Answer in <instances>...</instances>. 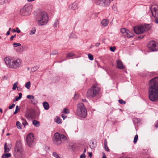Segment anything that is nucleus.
<instances>
[{
    "mask_svg": "<svg viewBox=\"0 0 158 158\" xmlns=\"http://www.w3.org/2000/svg\"><path fill=\"white\" fill-rule=\"evenodd\" d=\"M19 97H19L20 99H21L22 96V94L21 93H19Z\"/></svg>",
    "mask_w": 158,
    "mask_h": 158,
    "instance_id": "680f3d73",
    "label": "nucleus"
},
{
    "mask_svg": "<svg viewBox=\"0 0 158 158\" xmlns=\"http://www.w3.org/2000/svg\"><path fill=\"white\" fill-rule=\"evenodd\" d=\"M21 119L22 121V124L24 127H25L26 125H28L25 119L23 118H21Z\"/></svg>",
    "mask_w": 158,
    "mask_h": 158,
    "instance_id": "b1692460",
    "label": "nucleus"
},
{
    "mask_svg": "<svg viewBox=\"0 0 158 158\" xmlns=\"http://www.w3.org/2000/svg\"><path fill=\"white\" fill-rule=\"evenodd\" d=\"M53 143L56 145H60L61 143V140L60 138V134L58 132L55 133L53 137Z\"/></svg>",
    "mask_w": 158,
    "mask_h": 158,
    "instance_id": "f8f14e48",
    "label": "nucleus"
},
{
    "mask_svg": "<svg viewBox=\"0 0 158 158\" xmlns=\"http://www.w3.org/2000/svg\"><path fill=\"white\" fill-rule=\"evenodd\" d=\"M69 7L71 9L75 10L78 8L77 4L76 2H73L72 4L69 5Z\"/></svg>",
    "mask_w": 158,
    "mask_h": 158,
    "instance_id": "f3484780",
    "label": "nucleus"
},
{
    "mask_svg": "<svg viewBox=\"0 0 158 158\" xmlns=\"http://www.w3.org/2000/svg\"><path fill=\"white\" fill-rule=\"evenodd\" d=\"M37 102H37V99H35L34 98V99H32L31 100V102L32 103L34 104H35V103H37Z\"/></svg>",
    "mask_w": 158,
    "mask_h": 158,
    "instance_id": "7c9ffc66",
    "label": "nucleus"
},
{
    "mask_svg": "<svg viewBox=\"0 0 158 158\" xmlns=\"http://www.w3.org/2000/svg\"><path fill=\"white\" fill-rule=\"evenodd\" d=\"M144 37V35H142V36L140 35V36H139L138 37V38L142 39Z\"/></svg>",
    "mask_w": 158,
    "mask_h": 158,
    "instance_id": "774afa93",
    "label": "nucleus"
},
{
    "mask_svg": "<svg viewBox=\"0 0 158 158\" xmlns=\"http://www.w3.org/2000/svg\"><path fill=\"white\" fill-rule=\"evenodd\" d=\"M138 135H135V136L134 137V141H133V142L134 143H135L137 142L138 139Z\"/></svg>",
    "mask_w": 158,
    "mask_h": 158,
    "instance_id": "bb28decb",
    "label": "nucleus"
},
{
    "mask_svg": "<svg viewBox=\"0 0 158 158\" xmlns=\"http://www.w3.org/2000/svg\"><path fill=\"white\" fill-rule=\"evenodd\" d=\"M4 60L6 65H8L10 68L13 69L19 68L21 64V61L19 59L14 60L6 57L4 58Z\"/></svg>",
    "mask_w": 158,
    "mask_h": 158,
    "instance_id": "20e7f679",
    "label": "nucleus"
},
{
    "mask_svg": "<svg viewBox=\"0 0 158 158\" xmlns=\"http://www.w3.org/2000/svg\"><path fill=\"white\" fill-rule=\"evenodd\" d=\"M101 24L105 27L107 26L109 23V21L106 19H103L101 22Z\"/></svg>",
    "mask_w": 158,
    "mask_h": 158,
    "instance_id": "dca6fc26",
    "label": "nucleus"
},
{
    "mask_svg": "<svg viewBox=\"0 0 158 158\" xmlns=\"http://www.w3.org/2000/svg\"><path fill=\"white\" fill-rule=\"evenodd\" d=\"M147 47L152 51H158V44L154 41H150L147 45Z\"/></svg>",
    "mask_w": 158,
    "mask_h": 158,
    "instance_id": "1a4fd4ad",
    "label": "nucleus"
},
{
    "mask_svg": "<svg viewBox=\"0 0 158 158\" xmlns=\"http://www.w3.org/2000/svg\"><path fill=\"white\" fill-rule=\"evenodd\" d=\"M103 156L102 158H106V156H105V154L104 152L102 153Z\"/></svg>",
    "mask_w": 158,
    "mask_h": 158,
    "instance_id": "e2e57ef3",
    "label": "nucleus"
},
{
    "mask_svg": "<svg viewBox=\"0 0 158 158\" xmlns=\"http://www.w3.org/2000/svg\"><path fill=\"white\" fill-rule=\"evenodd\" d=\"M4 156H5L6 157H7L8 158V157H10L11 156V154L10 153H4L3 155Z\"/></svg>",
    "mask_w": 158,
    "mask_h": 158,
    "instance_id": "79ce46f5",
    "label": "nucleus"
},
{
    "mask_svg": "<svg viewBox=\"0 0 158 158\" xmlns=\"http://www.w3.org/2000/svg\"><path fill=\"white\" fill-rule=\"evenodd\" d=\"M25 86L27 89H29L31 86V83L30 81H28L26 82L25 85Z\"/></svg>",
    "mask_w": 158,
    "mask_h": 158,
    "instance_id": "393cba45",
    "label": "nucleus"
},
{
    "mask_svg": "<svg viewBox=\"0 0 158 158\" xmlns=\"http://www.w3.org/2000/svg\"><path fill=\"white\" fill-rule=\"evenodd\" d=\"M36 31V29L34 27L31 30L29 34L30 35H32L35 34Z\"/></svg>",
    "mask_w": 158,
    "mask_h": 158,
    "instance_id": "4be33fe9",
    "label": "nucleus"
},
{
    "mask_svg": "<svg viewBox=\"0 0 158 158\" xmlns=\"http://www.w3.org/2000/svg\"><path fill=\"white\" fill-rule=\"evenodd\" d=\"M76 114L78 116L82 118H85L87 116L86 109L83 103H80L77 104Z\"/></svg>",
    "mask_w": 158,
    "mask_h": 158,
    "instance_id": "423d86ee",
    "label": "nucleus"
},
{
    "mask_svg": "<svg viewBox=\"0 0 158 158\" xmlns=\"http://www.w3.org/2000/svg\"><path fill=\"white\" fill-rule=\"evenodd\" d=\"M60 137L61 140L62 139L64 140L66 139V137L63 134H61V135L60 134Z\"/></svg>",
    "mask_w": 158,
    "mask_h": 158,
    "instance_id": "cd10ccee",
    "label": "nucleus"
},
{
    "mask_svg": "<svg viewBox=\"0 0 158 158\" xmlns=\"http://www.w3.org/2000/svg\"><path fill=\"white\" fill-rule=\"evenodd\" d=\"M7 0H0V4H3L5 3Z\"/></svg>",
    "mask_w": 158,
    "mask_h": 158,
    "instance_id": "8fccbe9b",
    "label": "nucleus"
},
{
    "mask_svg": "<svg viewBox=\"0 0 158 158\" xmlns=\"http://www.w3.org/2000/svg\"><path fill=\"white\" fill-rule=\"evenodd\" d=\"M88 58H89V59L90 60H92L94 59L93 56L92 54H89L88 55Z\"/></svg>",
    "mask_w": 158,
    "mask_h": 158,
    "instance_id": "f704fd0d",
    "label": "nucleus"
},
{
    "mask_svg": "<svg viewBox=\"0 0 158 158\" xmlns=\"http://www.w3.org/2000/svg\"><path fill=\"white\" fill-rule=\"evenodd\" d=\"M64 112L65 114H68L69 113V110L67 108H64Z\"/></svg>",
    "mask_w": 158,
    "mask_h": 158,
    "instance_id": "58836bf2",
    "label": "nucleus"
},
{
    "mask_svg": "<svg viewBox=\"0 0 158 158\" xmlns=\"http://www.w3.org/2000/svg\"><path fill=\"white\" fill-rule=\"evenodd\" d=\"M119 102L121 104H124L126 103V102L123 101L122 99H120L118 100Z\"/></svg>",
    "mask_w": 158,
    "mask_h": 158,
    "instance_id": "a19ab883",
    "label": "nucleus"
},
{
    "mask_svg": "<svg viewBox=\"0 0 158 158\" xmlns=\"http://www.w3.org/2000/svg\"><path fill=\"white\" fill-rule=\"evenodd\" d=\"M116 49V48L115 47H110V50L112 52H114L115 50Z\"/></svg>",
    "mask_w": 158,
    "mask_h": 158,
    "instance_id": "a18cd8bd",
    "label": "nucleus"
},
{
    "mask_svg": "<svg viewBox=\"0 0 158 158\" xmlns=\"http://www.w3.org/2000/svg\"><path fill=\"white\" fill-rule=\"evenodd\" d=\"M104 145H107V142L106 141V139L104 141Z\"/></svg>",
    "mask_w": 158,
    "mask_h": 158,
    "instance_id": "0e129e2a",
    "label": "nucleus"
},
{
    "mask_svg": "<svg viewBox=\"0 0 158 158\" xmlns=\"http://www.w3.org/2000/svg\"><path fill=\"white\" fill-rule=\"evenodd\" d=\"M16 30V32H17L18 33H19L21 31L19 29L18 27H17Z\"/></svg>",
    "mask_w": 158,
    "mask_h": 158,
    "instance_id": "052dcab7",
    "label": "nucleus"
},
{
    "mask_svg": "<svg viewBox=\"0 0 158 158\" xmlns=\"http://www.w3.org/2000/svg\"><path fill=\"white\" fill-rule=\"evenodd\" d=\"M85 155L84 153H82L80 156V158H85Z\"/></svg>",
    "mask_w": 158,
    "mask_h": 158,
    "instance_id": "603ef678",
    "label": "nucleus"
},
{
    "mask_svg": "<svg viewBox=\"0 0 158 158\" xmlns=\"http://www.w3.org/2000/svg\"><path fill=\"white\" fill-rule=\"evenodd\" d=\"M33 115V111L30 109H27L24 113V116L28 119L32 118Z\"/></svg>",
    "mask_w": 158,
    "mask_h": 158,
    "instance_id": "4468645a",
    "label": "nucleus"
},
{
    "mask_svg": "<svg viewBox=\"0 0 158 158\" xmlns=\"http://www.w3.org/2000/svg\"><path fill=\"white\" fill-rule=\"evenodd\" d=\"M52 155L53 156L56 158H62L59 156L57 152H54L52 153Z\"/></svg>",
    "mask_w": 158,
    "mask_h": 158,
    "instance_id": "412c9836",
    "label": "nucleus"
},
{
    "mask_svg": "<svg viewBox=\"0 0 158 158\" xmlns=\"http://www.w3.org/2000/svg\"><path fill=\"white\" fill-rule=\"evenodd\" d=\"M34 96L32 95H28L27 96V98L28 99H34Z\"/></svg>",
    "mask_w": 158,
    "mask_h": 158,
    "instance_id": "e433bc0d",
    "label": "nucleus"
},
{
    "mask_svg": "<svg viewBox=\"0 0 158 158\" xmlns=\"http://www.w3.org/2000/svg\"><path fill=\"white\" fill-rule=\"evenodd\" d=\"M16 34H15L14 35H13V36H12L10 37V40H11V41L12 40H13V39L15 37H16Z\"/></svg>",
    "mask_w": 158,
    "mask_h": 158,
    "instance_id": "5fc2aeb1",
    "label": "nucleus"
},
{
    "mask_svg": "<svg viewBox=\"0 0 158 158\" xmlns=\"http://www.w3.org/2000/svg\"><path fill=\"white\" fill-rule=\"evenodd\" d=\"M15 106V104L13 103L11 106H9V109H11L13 108Z\"/></svg>",
    "mask_w": 158,
    "mask_h": 158,
    "instance_id": "09e8293b",
    "label": "nucleus"
},
{
    "mask_svg": "<svg viewBox=\"0 0 158 158\" xmlns=\"http://www.w3.org/2000/svg\"><path fill=\"white\" fill-rule=\"evenodd\" d=\"M16 126L19 129H21V124L18 121L16 122Z\"/></svg>",
    "mask_w": 158,
    "mask_h": 158,
    "instance_id": "473e14b6",
    "label": "nucleus"
},
{
    "mask_svg": "<svg viewBox=\"0 0 158 158\" xmlns=\"http://www.w3.org/2000/svg\"><path fill=\"white\" fill-rule=\"evenodd\" d=\"M55 122L58 124H60L61 123V120L59 118H57L55 119Z\"/></svg>",
    "mask_w": 158,
    "mask_h": 158,
    "instance_id": "c85d7f7f",
    "label": "nucleus"
},
{
    "mask_svg": "<svg viewBox=\"0 0 158 158\" xmlns=\"http://www.w3.org/2000/svg\"><path fill=\"white\" fill-rule=\"evenodd\" d=\"M26 142L27 145L30 147H32L35 144L34 135L31 133H29L27 136Z\"/></svg>",
    "mask_w": 158,
    "mask_h": 158,
    "instance_id": "6e6552de",
    "label": "nucleus"
},
{
    "mask_svg": "<svg viewBox=\"0 0 158 158\" xmlns=\"http://www.w3.org/2000/svg\"><path fill=\"white\" fill-rule=\"evenodd\" d=\"M156 18L154 20V22L156 23H158V18L157 17H155Z\"/></svg>",
    "mask_w": 158,
    "mask_h": 158,
    "instance_id": "13d9d810",
    "label": "nucleus"
},
{
    "mask_svg": "<svg viewBox=\"0 0 158 158\" xmlns=\"http://www.w3.org/2000/svg\"><path fill=\"white\" fill-rule=\"evenodd\" d=\"M134 32L136 34H142L145 31V29L144 28L143 25L137 26L134 28Z\"/></svg>",
    "mask_w": 158,
    "mask_h": 158,
    "instance_id": "9d476101",
    "label": "nucleus"
},
{
    "mask_svg": "<svg viewBox=\"0 0 158 158\" xmlns=\"http://www.w3.org/2000/svg\"><path fill=\"white\" fill-rule=\"evenodd\" d=\"M39 67L38 66H35L31 69V71L32 72H34L35 71L39 69Z\"/></svg>",
    "mask_w": 158,
    "mask_h": 158,
    "instance_id": "a878e982",
    "label": "nucleus"
},
{
    "mask_svg": "<svg viewBox=\"0 0 158 158\" xmlns=\"http://www.w3.org/2000/svg\"><path fill=\"white\" fill-rule=\"evenodd\" d=\"M19 110V106H17L16 107V109L15 111L14 112V114H16L17 112L18 111V110Z\"/></svg>",
    "mask_w": 158,
    "mask_h": 158,
    "instance_id": "4c0bfd02",
    "label": "nucleus"
},
{
    "mask_svg": "<svg viewBox=\"0 0 158 158\" xmlns=\"http://www.w3.org/2000/svg\"><path fill=\"white\" fill-rule=\"evenodd\" d=\"M127 31L126 29L125 28H121L120 30L121 32L123 34L125 32Z\"/></svg>",
    "mask_w": 158,
    "mask_h": 158,
    "instance_id": "ea45409f",
    "label": "nucleus"
},
{
    "mask_svg": "<svg viewBox=\"0 0 158 158\" xmlns=\"http://www.w3.org/2000/svg\"><path fill=\"white\" fill-rule=\"evenodd\" d=\"M154 74V73L153 72H150L148 73V74L150 76H152Z\"/></svg>",
    "mask_w": 158,
    "mask_h": 158,
    "instance_id": "4d7b16f0",
    "label": "nucleus"
},
{
    "mask_svg": "<svg viewBox=\"0 0 158 158\" xmlns=\"http://www.w3.org/2000/svg\"><path fill=\"white\" fill-rule=\"evenodd\" d=\"M100 44L99 43H97L95 44V46L97 47H98L99 46Z\"/></svg>",
    "mask_w": 158,
    "mask_h": 158,
    "instance_id": "69168bd1",
    "label": "nucleus"
},
{
    "mask_svg": "<svg viewBox=\"0 0 158 158\" xmlns=\"http://www.w3.org/2000/svg\"><path fill=\"white\" fill-rule=\"evenodd\" d=\"M43 106L45 110H48L49 108L48 103L46 102H44L43 103Z\"/></svg>",
    "mask_w": 158,
    "mask_h": 158,
    "instance_id": "a211bd4d",
    "label": "nucleus"
},
{
    "mask_svg": "<svg viewBox=\"0 0 158 158\" xmlns=\"http://www.w3.org/2000/svg\"><path fill=\"white\" fill-rule=\"evenodd\" d=\"M74 54L72 52H70L68 53L67 55V57H73L74 56Z\"/></svg>",
    "mask_w": 158,
    "mask_h": 158,
    "instance_id": "2f4dec72",
    "label": "nucleus"
},
{
    "mask_svg": "<svg viewBox=\"0 0 158 158\" xmlns=\"http://www.w3.org/2000/svg\"><path fill=\"white\" fill-rule=\"evenodd\" d=\"M112 9L114 11H116L117 10V8L115 7V6L114 5L113 6Z\"/></svg>",
    "mask_w": 158,
    "mask_h": 158,
    "instance_id": "bf43d9fd",
    "label": "nucleus"
},
{
    "mask_svg": "<svg viewBox=\"0 0 158 158\" xmlns=\"http://www.w3.org/2000/svg\"><path fill=\"white\" fill-rule=\"evenodd\" d=\"M32 5L30 4L24 6L20 10V14L22 16H28L30 14L32 9Z\"/></svg>",
    "mask_w": 158,
    "mask_h": 158,
    "instance_id": "0eeeda50",
    "label": "nucleus"
},
{
    "mask_svg": "<svg viewBox=\"0 0 158 158\" xmlns=\"http://www.w3.org/2000/svg\"><path fill=\"white\" fill-rule=\"evenodd\" d=\"M100 90V88L97 84L93 85L92 87L88 90L87 96L89 98H95L97 99L99 98Z\"/></svg>",
    "mask_w": 158,
    "mask_h": 158,
    "instance_id": "f03ea898",
    "label": "nucleus"
},
{
    "mask_svg": "<svg viewBox=\"0 0 158 158\" xmlns=\"http://www.w3.org/2000/svg\"><path fill=\"white\" fill-rule=\"evenodd\" d=\"M144 28L145 29V31L146 30L148 31L150 29L151 25L150 24H146L145 25H143Z\"/></svg>",
    "mask_w": 158,
    "mask_h": 158,
    "instance_id": "aec40b11",
    "label": "nucleus"
},
{
    "mask_svg": "<svg viewBox=\"0 0 158 158\" xmlns=\"http://www.w3.org/2000/svg\"><path fill=\"white\" fill-rule=\"evenodd\" d=\"M13 45L14 47H16L18 46H20L21 44L19 43H14L13 44Z\"/></svg>",
    "mask_w": 158,
    "mask_h": 158,
    "instance_id": "c756f323",
    "label": "nucleus"
},
{
    "mask_svg": "<svg viewBox=\"0 0 158 158\" xmlns=\"http://www.w3.org/2000/svg\"><path fill=\"white\" fill-rule=\"evenodd\" d=\"M104 148L105 149L107 152H109L110 151V149L108 148L107 145H105Z\"/></svg>",
    "mask_w": 158,
    "mask_h": 158,
    "instance_id": "de8ad7c7",
    "label": "nucleus"
},
{
    "mask_svg": "<svg viewBox=\"0 0 158 158\" xmlns=\"http://www.w3.org/2000/svg\"><path fill=\"white\" fill-rule=\"evenodd\" d=\"M32 124L35 127H39L40 126V122L37 120H33L32 121Z\"/></svg>",
    "mask_w": 158,
    "mask_h": 158,
    "instance_id": "6ab92c4d",
    "label": "nucleus"
},
{
    "mask_svg": "<svg viewBox=\"0 0 158 158\" xmlns=\"http://www.w3.org/2000/svg\"><path fill=\"white\" fill-rule=\"evenodd\" d=\"M116 68L117 69H122L125 68V67L123 65V64L122 61L119 60H116Z\"/></svg>",
    "mask_w": 158,
    "mask_h": 158,
    "instance_id": "2eb2a0df",
    "label": "nucleus"
},
{
    "mask_svg": "<svg viewBox=\"0 0 158 158\" xmlns=\"http://www.w3.org/2000/svg\"><path fill=\"white\" fill-rule=\"evenodd\" d=\"M149 99L152 102L158 100V77L151 79L148 83Z\"/></svg>",
    "mask_w": 158,
    "mask_h": 158,
    "instance_id": "f257e3e1",
    "label": "nucleus"
},
{
    "mask_svg": "<svg viewBox=\"0 0 158 158\" xmlns=\"http://www.w3.org/2000/svg\"><path fill=\"white\" fill-rule=\"evenodd\" d=\"M58 54V52L56 50H55L53 51L52 52V53L50 54V55H56Z\"/></svg>",
    "mask_w": 158,
    "mask_h": 158,
    "instance_id": "c9c22d12",
    "label": "nucleus"
},
{
    "mask_svg": "<svg viewBox=\"0 0 158 158\" xmlns=\"http://www.w3.org/2000/svg\"><path fill=\"white\" fill-rule=\"evenodd\" d=\"M129 31L127 30V31L125 32L123 34V35L125 37H127V36L129 35L128 33L129 32Z\"/></svg>",
    "mask_w": 158,
    "mask_h": 158,
    "instance_id": "49530a36",
    "label": "nucleus"
},
{
    "mask_svg": "<svg viewBox=\"0 0 158 158\" xmlns=\"http://www.w3.org/2000/svg\"><path fill=\"white\" fill-rule=\"evenodd\" d=\"M4 152H7L10 150V149L9 148H8L7 147V143H6L4 144Z\"/></svg>",
    "mask_w": 158,
    "mask_h": 158,
    "instance_id": "5701e85b",
    "label": "nucleus"
},
{
    "mask_svg": "<svg viewBox=\"0 0 158 158\" xmlns=\"http://www.w3.org/2000/svg\"><path fill=\"white\" fill-rule=\"evenodd\" d=\"M23 47H21L19 48H18V52H22L23 51Z\"/></svg>",
    "mask_w": 158,
    "mask_h": 158,
    "instance_id": "864d4df0",
    "label": "nucleus"
},
{
    "mask_svg": "<svg viewBox=\"0 0 158 158\" xmlns=\"http://www.w3.org/2000/svg\"><path fill=\"white\" fill-rule=\"evenodd\" d=\"M36 20L38 25H44L46 24L48 22V16L46 12L41 11L37 15Z\"/></svg>",
    "mask_w": 158,
    "mask_h": 158,
    "instance_id": "7ed1b4c3",
    "label": "nucleus"
},
{
    "mask_svg": "<svg viewBox=\"0 0 158 158\" xmlns=\"http://www.w3.org/2000/svg\"><path fill=\"white\" fill-rule=\"evenodd\" d=\"M24 154L21 142L17 141L15 148L14 156L15 158H22Z\"/></svg>",
    "mask_w": 158,
    "mask_h": 158,
    "instance_id": "39448f33",
    "label": "nucleus"
},
{
    "mask_svg": "<svg viewBox=\"0 0 158 158\" xmlns=\"http://www.w3.org/2000/svg\"><path fill=\"white\" fill-rule=\"evenodd\" d=\"M61 116L63 119H64L67 117V116L65 115V114H62L61 115Z\"/></svg>",
    "mask_w": 158,
    "mask_h": 158,
    "instance_id": "6e6d98bb",
    "label": "nucleus"
},
{
    "mask_svg": "<svg viewBox=\"0 0 158 158\" xmlns=\"http://www.w3.org/2000/svg\"><path fill=\"white\" fill-rule=\"evenodd\" d=\"M152 15L154 17H158V6L155 5L150 7Z\"/></svg>",
    "mask_w": 158,
    "mask_h": 158,
    "instance_id": "ddd939ff",
    "label": "nucleus"
},
{
    "mask_svg": "<svg viewBox=\"0 0 158 158\" xmlns=\"http://www.w3.org/2000/svg\"><path fill=\"white\" fill-rule=\"evenodd\" d=\"M15 100H14V102H15L16 101H18L19 100H20L21 99L17 96H16L15 97Z\"/></svg>",
    "mask_w": 158,
    "mask_h": 158,
    "instance_id": "3c124183",
    "label": "nucleus"
},
{
    "mask_svg": "<svg viewBox=\"0 0 158 158\" xmlns=\"http://www.w3.org/2000/svg\"><path fill=\"white\" fill-rule=\"evenodd\" d=\"M58 23V21L57 20H56L55 21V23L53 24V26L55 27H56L57 26V24Z\"/></svg>",
    "mask_w": 158,
    "mask_h": 158,
    "instance_id": "c03bdc74",
    "label": "nucleus"
},
{
    "mask_svg": "<svg viewBox=\"0 0 158 158\" xmlns=\"http://www.w3.org/2000/svg\"><path fill=\"white\" fill-rule=\"evenodd\" d=\"M129 35H127V38H131L132 37L134 36V35L133 34H132L131 32L130 31L128 33Z\"/></svg>",
    "mask_w": 158,
    "mask_h": 158,
    "instance_id": "72a5a7b5",
    "label": "nucleus"
},
{
    "mask_svg": "<svg viewBox=\"0 0 158 158\" xmlns=\"http://www.w3.org/2000/svg\"><path fill=\"white\" fill-rule=\"evenodd\" d=\"M88 153L89 154V157H91L92 156V154L91 152H88Z\"/></svg>",
    "mask_w": 158,
    "mask_h": 158,
    "instance_id": "338daca9",
    "label": "nucleus"
},
{
    "mask_svg": "<svg viewBox=\"0 0 158 158\" xmlns=\"http://www.w3.org/2000/svg\"><path fill=\"white\" fill-rule=\"evenodd\" d=\"M95 2L97 5L105 7L109 6L110 4L109 0H95Z\"/></svg>",
    "mask_w": 158,
    "mask_h": 158,
    "instance_id": "9b49d317",
    "label": "nucleus"
},
{
    "mask_svg": "<svg viewBox=\"0 0 158 158\" xmlns=\"http://www.w3.org/2000/svg\"><path fill=\"white\" fill-rule=\"evenodd\" d=\"M17 82H15L13 85V87L12 88V89L13 90H15L16 88L17 87Z\"/></svg>",
    "mask_w": 158,
    "mask_h": 158,
    "instance_id": "37998d69",
    "label": "nucleus"
}]
</instances>
